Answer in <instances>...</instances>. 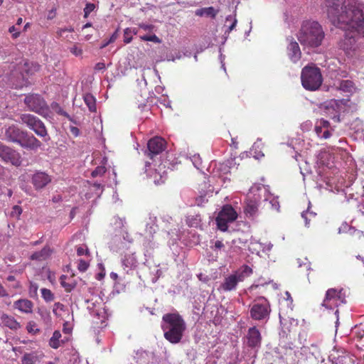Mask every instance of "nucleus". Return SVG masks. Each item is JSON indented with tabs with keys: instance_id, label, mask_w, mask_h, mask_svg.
I'll return each mask as SVG.
<instances>
[{
	"instance_id": "nucleus-38",
	"label": "nucleus",
	"mask_w": 364,
	"mask_h": 364,
	"mask_svg": "<svg viewBox=\"0 0 364 364\" xmlns=\"http://www.w3.org/2000/svg\"><path fill=\"white\" fill-rule=\"evenodd\" d=\"M22 213V208L19 205H14L12 208L11 212V216L12 218H18Z\"/></svg>"
},
{
	"instance_id": "nucleus-55",
	"label": "nucleus",
	"mask_w": 364,
	"mask_h": 364,
	"mask_svg": "<svg viewBox=\"0 0 364 364\" xmlns=\"http://www.w3.org/2000/svg\"><path fill=\"white\" fill-rule=\"evenodd\" d=\"M70 132L75 136L79 135L80 130L77 127H70Z\"/></svg>"
},
{
	"instance_id": "nucleus-33",
	"label": "nucleus",
	"mask_w": 364,
	"mask_h": 364,
	"mask_svg": "<svg viewBox=\"0 0 364 364\" xmlns=\"http://www.w3.org/2000/svg\"><path fill=\"white\" fill-rule=\"evenodd\" d=\"M38 285L33 282H30L28 293L31 297H36L38 295Z\"/></svg>"
},
{
	"instance_id": "nucleus-12",
	"label": "nucleus",
	"mask_w": 364,
	"mask_h": 364,
	"mask_svg": "<svg viewBox=\"0 0 364 364\" xmlns=\"http://www.w3.org/2000/svg\"><path fill=\"white\" fill-rule=\"evenodd\" d=\"M166 145V142L163 138L160 136L151 138L147 143L146 155L150 159H153L154 156L162 153L165 150Z\"/></svg>"
},
{
	"instance_id": "nucleus-19",
	"label": "nucleus",
	"mask_w": 364,
	"mask_h": 364,
	"mask_svg": "<svg viewBox=\"0 0 364 364\" xmlns=\"http://www.w3.org/2000/svg\"><path fill=\"white\" fill-rule=\"evenodd\" d=\"M33 303L27 299H20L14 302L15 309L27 314L33 312Z\"/></svg>"
},
{
	"instance_id": "nucleus-63",
	"label": "nucleus",
	"mask_w": 364,
	"mask_h": 364,
	"mask_svg": "<svg viewBox=\"0 0 364 364\" xmlns=\"http://www.w3.org/2000/svg\"><path fill=\"white\" fill-rule=\"evenodd\" d=\"M93 186L97 189L102 188L100 183H95Z\"/></svg>"
},
{
	"instance_id": "nucleus-11",
	"label": "nucleus",
	"mask_w": 364,
	"mask_h": 364,
	"mask_svg": "<svg viewBox=\"0 0 364 364\" xmlns=\"http://www.w3.org/2000/svg\"><path fill=\"white\" fill-rule=\"evenodd\" d=\"M0 158L6 163L16 166H20L21 156L16 150L0 143Z\"/></svg>"
},
{
	"instance_id": "nucleus-15",
	"label": "nucleus",
	"mask_w": 364,
	"mask_h": 364,
	"mask_svg": "<svg viewBox=\"0 0 364 364\" xmlns=\"http://www.w3.org/2000/svg\"><path fill=\"white\" fill-rule=\"evenodd\" d=\"M18 144L21 147L30 149H37L41 146V142L33 135L28 134L26 131H24Z\"/></svg>"
},
{
	"instance_id": "nucleus-9",
	"label": "nucleus",
	"mask_w": 364,
	"mask_h": 364,
	"mask_svg": "<svg viewBox=\"0 0 364 364\" xmlns=\"http://www.w3.org/2000/svg\"><path fill=\"white\" fill-rule=\"evenodd\" d=\"M346 302V295L343 289L331 288L326 291L322 305L326 309H332Z\"/></svg>"
},
{
	"instance_id": "nucleus-59",
	"label": "nucleus",
	"mask_w": 364,
	"mask_h": 364,
	"mask_svg": "<svg viewBox=\"0 0 364 364\" xmlns=\"http://www.w3.org/2000/svg\"><path fill=\"white\" fill-rule=\"evenodd\" d=\"M285 295L287 296V300H289L290 301V304H291L292 301H293V299H292V298L291 296L290 293L289 291H286L285 292Z\"/></svg>"
},
{
	"instance_id": "nucleus-21",
	"label": "nucleus",
	"mask_w": 364,
	"mask_h": 364,
	"mask_svg": "<svg viewBox=\"0 0 364 364\" xmlns=\"http://www.w3.org/2000/svg\"><path fill=\"white\" fill-rule=\"evenodd\" d=\"M40 65L38 63H29L25 61L21 67V75L23 79H26L30 75H33L35 72L39 70Z\"/></svg>"
},
{
	"instance_id": "nucleus-18",
	"label": "nucleus",
	"mask_w": 364,
	"mask_h": 364,
	"mask_svg": "<svg viewBox=\"0 0 364 364\" xmlns=\"http://www.w3.org/2000/svg\"><path fill=\"white\" fill-rule=\"evenodd\" d=\"M50 181V176L44 172H37L32 177V183L36 189L44 188Z\"/></svg>"
},
{
	"instance_id": "nucleus-25",
	"label": "nucleus",
	"mask_w": 364,
	"mask_h": 364,
	"mask_svg": "<svg viewBox=\"0 0 364 364\" xmlns=\"http://www.w3.org/2000/svg\"><path fill=\"white\" fill-rule=\"evenodd\" d=\"M83 98L89 110L92 112H96V101L94 96L90 93H87L84 95Z\"/></svg>"
},
{
	"instance_id": "nucleus-7",
	"label": "nucleus",
	"mask_w": 364,
	"mask_h": 364,
	"mask_svg": "<svg viewBox=\"0 0 364 364\" xmlns=\"http://www.w3.org/2000/svg\"><path fill=\"white\" fill-rule=\"evenodd\" d=\"M237 218V213L231 205H225L215 218L218 228L225 232L228 229V223L234 222Z\"/></svg>"
},
{
	"instance_id": "nucleus-50",
	"label": "nucleus",
	"mask_w": 364,
	"mask_h": 364,
	"mask_svg": "<svg viewBox=\"0 0 364 364\" xmlns=\"http://www.w3.org/2000/svg\"><path fill=\"white\" fill-rule=\"evenodd\" d=\"M8 296H9V294H8L6 290L3 287V285L0 283V297H6Z\"/></svg>"
},
{
	"instance_id": "nucleus-13",
	"label": "nucleus",
	"mask_w": 364,
	"mask_h": 364,
	"mask_svg": "<svg viewBox=\"0 0 364 364\" xmlns=\"http://www.w3.org/2000/svg\"><path fill=\"white\" fill-rule=\"evenodd\" d=\"M259 198L248 195L245 201L244 213L249 218H254L258 215Z\"/></svg>"
},
{
	"instance_id": "nucleus-29",
	"label": "nucleus",
	"mask_w": 364,
	"mask_h": 364,
	"mask_svg": "<svg viewBox=\"0 0 364 364\" xmlns=\"http://www.w3.org/2000/svg\"><path fill=\"white\" fill-rule=\"evenodd\" d=\"M353 333L355 334V338L357 339L358 342L364 338V325L360 323L359 325H356L353 329Z\"/></svg>"
},
{
	"instance_id": "nucleus-40",
	"label": "nucleus",
	"mask_w": 364,
	"mask_h": 364,
	"mask_svg": "<svg viewBox=\"0 0 364 364\" xmlns=\"http://www.w3.org/2000/svg\"><path fill=\"white\" fill-rule=\"evenodd\" d=\"M226 21L232 22L230 26L228 27V32L230 33L235 28L237 21L235 18H233L232 16H228L226 18Z\"/></svg>"
},
{
	"instance_id": "nucleus-54",
	"label": "nucleus",
	"mask_w": 364,
	"mask_h": 364,
	"mask_svg": "<svg viewBox=\"0 0 364 364\" xmlns=\"http://www.w3.org/2000/svg\"><path fill=\"white\" fill-rule=\"evenodd\" d=\"M224 244L220 240H217L215 242L214 248L220 250L221 248L224 247Z\"/></svg>"
},
{
	"instance_id": "nucleus-56",
	"label": "nucleus",
	"mask_w": 364,
	"mask_h": 364,
	"mask_svg": "<svg viewBox=\"0 0 364 364\" xmlns=\"http://www.w3.org/2000/svg\"><path fill=\"white\" fill-rule=\"evenodd\" d=\"M14 289H18L21 288V284L19 282L15 281L14 282V284L11 286Z\"/></svg>"
},
{
	"instance_id": "nucleus-10",
	"label": "nucleus",
	"mask_w": 364,
	"mask_h": 364,
	"mask_svg": "<svg viewBox=\"0 0 364 364\" xmlns=\"http://www.w3.org/2000/svg\"><path fill=\"white\" fill-rule=\"evenodd\" d=\"M24 103L30 111L43 115L48 111V107L44 99L39 95H30L25 97Z\"/></svg>"
},
{
	"instance_id": "nucleus-48",
	"label": "nucleus",
	"mask_w": 364,
	"mask_h": 364,
	"mask_svg": "<svg viewBox=\"0 0 364 364\" xmlns=\"http://www.w3.org/2000/svg\"><path fill=\"white\" fill-rule=\"evenodd\" d=\"M319 125L320 126H322V127L323 129H328L329 126H330V123L327 120H325V119H321L320 121H319Z\"/></svg>"
},
{
	"instance_id": "nucleus-30",
	"label": "nucleus",
	"mask_w": 364,
	"mask_h": 364,
	"mask_svg": "<svg viewBox=\"0 0 364 364\" xmlns=\"http://www.w3.org/2000/svg\"><path fill=\"white\" fill-rule=\"evenodd\" d=\"M66 279H67V276L62 275L60 277V284L62 285V287H64L65 291L70 292L75 287V284L66 282H65Z\"/></svg>"
},
{
	"instance_id": "nucleus-26",
	"label": "nucleus",
	"mask_w": 364,
	"mask_h": 364,
	"mask_svg": "<svg viewBox=\"0 0 364 364\" xmlns=\"http://www.w3.org/2000/svg\"><path fill=\"white\" fill-rule=\"evenodd\" d=\"M38 360L36 352L25 353L21 358V364H35Z\"/></svg>"
},
{
	"instance_id": "nucleus-6",
	"label": "nucleus",
	"mask_w": 364,
	"mask_h": 364,
	"mask_svg": "<svg viewBox=\"0 0 364 364\" xmlns=\"http://www.w3.org/2000/svg\"><path fill=\"white\" fill-rule=\"evenodd\" d=\"M252 274V269L248 265H242L239 269L232 274L225 277L220 285V289L223 291H231L236 289L239 282Z\"/></svg>"
},
{
	"instance_id": "nucleus-2",
	"label": "nucleus",
	"mask_w": 364,
	"mask_h": 364,
	"mask_svg": "<svg viewBox=\"0 0 364 364\" xmlns=\"http://www.w3.org/2000/svg\"><path fill=\"white\" fill-rule=\"evenodd\" d=\"M296 36L303 46L316 48L322 44L325 38V32L318 22L304 21L302 22Z\"/></svg>"
},
{
	"instance_id": "nucleus-5",
	"label": "nucleus",
	"mask_w": 364,
	"mask_h": 364,
	"mask_svg": "<svg viewBox=\"0 0 364 364\" xmlns=\"http://www.w3.org/2000/svg\"><path fill=\"white\" fill-rule=\"evenodd\" d=\"M250 306V315L252 320L267 322L272 311L271 305L267 299L259 296L253 300Z\"/></svg>"
},
{
	"instance_id": "nucleus-57",
	"label": "nucleus",
	"mask_w": 364,
	"mask_h": 364,
	"mask_svg": "<svg viewBox=\"0 0 364 364\" xmlns=\"http://www.w3.org/2000/svg\"><path fill=\"white\" fill-rule=\"evenodd\" d=\"M110 43H111V42H109V40H107H107H105V41L102 42V45L100 46V49L105 48V47H107V46L109 44H110Z\"/></svg>"
},
{
	"instance_id": "nucleus-47",
	"label": "nucleus",
	"mask_w": 364,
	"mask_h": 364,
	"mask_svg": "<svg viewBox=\"0 0 364 364\" xmlns=\"http://www.w3.org/2000/svg\"><path fill=\"white\" fill-rule=\"evenodd\" d=\"M105 69V64L102 62L97 63L95 66V70L100 71Z\"/></svg>"
},
{
	"instance_id": "nucleus-16",
	"label": "nucleus",
	"mask_w": 364,
	"mask_h": 364,
	"mask_svg": "<svg viewBox=\"0 0 364 364\" xmlns=\"http://www.w3.org/2000/svg\"><path fill=\"white\" fill-rule=\"evenodd\" d=\"M287 53L289 60L294 63L299 62L301 58L300 47L298 43L294 41L293 38L290 39L287 47Z\"/></svg>"
},
{
	"instance_id": "nucleus-53",
	"label": "nucleus",
	"mask_w": 364,
	"mask_h": 364,
	"mask_svg": "<svg viewBox=\"0 0 364 364\" xmlns=\"http://www.w3.org/2000/svg\"><path fill=\"white\" fill-rule=\"evenodd\" d=\"M118 38V29H117L109 38V42L114 43Z\"/></svg>"
},
{
	"instance_id": "nucleus-1",
	"label": "nucleus",
	"mask_w": 364,
	"mask_h": 364,
	"mask_svg": "<svg viewBox=\"0 0 364 364\" xmlns=\"http://www.w3.org/2000/svg\"><path fill=\"white\" fill-rule=\"evenodd\" d=\"M328 18L336 26L345 31L338 46L346 55L356 48V42L364 26V13L354 0H326Z\"/></svg>"
},
{
	"instance_id": "nucleus-35",
	"label": "nucleus",
	"mask_w": 364,
	"mask_h": 364,
	"mask_svg": "<svg viewBox=\"0 0 364 364\" xmlns=\"http://www.w3.org/2000/svg\"><path fill=\"white\" fill-rule=\"evenodd\" d=\"M106 172V168L105 166H97L95 168L94 171L91 173V176L92 177L101 176L104 175Z\"/></svg>"
},
{
	"instance_id": "nucleus-41",
	"label": "nucleus",
	"mask_w": 364,
	"mask_h": 364,
	"mask_svg": "<svg viewBox=\"0 0 364 364\" xmlns=\"http://www.w3.org/2000/svg\"><path fill=\"white\" fill-rule=\"evenodd\" d=\"M77 255L78 256H82V255H90V252H89V250L87 248V247L85 246H80L77 248Z\"/></svg>"
},
{
	"instance_id": "nucleus-42",
	"label": "nucleus",
	"mask_w": 364,
	"mask_h": 364,
	"mask_svg": "<svg viewBox=\"0 0 364 364\" xmlns=\"http://www.w3.org/2000/svg\"><path fill=\"white\" fill-rule=\"evenodd\" d=\"M70 50L75 56H80L82 53V50L77 47L76 45H74L72 48H70Z\"/></svg>"
},
{
	"instance_id": "nucleus-49",
	"label": "nucleus",
	"mask_w": 364,
	"mask_h": 364,
	"mask_svg": "<svg viewBox=\"0 0 364 364\" xmlns=\"http://www.w3.org/2000/svg\"><path fill=\"white\" fill-rule=\"evenodd\" d=\"M331 134L330 131L328 130V129H326L323 132L320 138L326 139H328L331 136Z\"/></svg>"
},
{
	"instance_id": "nucleus-32",
	"label": "nucleus",
	"mask_w": 364,
	"mask_h": 364,
	"mask_svg": "<svg viewBox=\"0 0 364 364\" xmlns=\"http://www.w3.org/2000/svg\"><path fill=\"white\" fill-rule=\"evenodd\" d=\"M140 38L144 41H151L156 43H160L161 42V40L155 34L141 36Z\"/></svg>"
},
{
	"instance_id": "nucleus-27",
	"label": "nucleus",
	"mask_w": 364,
	"mask_h": 364,
	"mask_svg": "<svg viewBox=\"0 0 364 364\" xmlns=\"http://www.w3.org/2000/svg\"><path fill=\"white\" fill-rule=\"evenodd\" d=\"M61 338V333L59 331H55L53 333L52 337L49 341V345L51 348L57 349L60 346V339Z\"/></svg>"
},
{
	"instance_id": "nucleus-31",
	"label": "nucleus",
	"mask_w": 364,
	"mask_h": 364,
	"mask_svg": "<svg viewBox=\"0 0 364 364\" xmlns=\"http://www.w3.org/2000/svg\"><path fill=\"white\" fill-rule=\"evenodd\" d=\"M41 291L42 297L46 302H50L54 300V294L50 289L43 288L41 289Z\"/></svg>"
},
{
	"instance_id": "nucleus-51",
	"label": "nucleus",
	"mask_w": 364,
	"mask_h": 364,
	"mask_svg": "<svg viewBox=\"0 0 364 364\" xmlns=\"http://www.w3.org/2000/svg\"><path fill=\"white\" fill-rule=\"evenodd\" d=\"M323 127L322 126H320L319 124H317L316 127H315V132L316 133V134L318 135V136L321 137L322 133H323Z\"/></svg>"
},
{
	"instance_id": "nucleus-46",
	"label": "nucleus",
	"mask_w": 364,
	"mask_h": 364,
	"mask_svg": "<svg viewBox=\"0 0 364 364\" xmlns=\"http://www.w3.org/2000/svg\"><path fill=\"white\" fill-rule=\"evenodd\" d=\"M139 27L144 31H152L154 28V26L151 24H145V23L139 24Z\"/></svg>"
},
{
	"instance_id": "nucleus-28",
	"label": "nucleus",
	"mask_w": 364,
	"mask_h": 364,
	"mask_svg": "<svg viewBox=\"0 0 364 364\" xmlns=\"http://www.w3.org/2000/svg\"><path fill=\"white\" fill-rule=\"evenodd\" d=\"M339 89L345 92H352L354 87V83L349 80H342L339 85Z\"/></svg>"
},
{
	"instance_id": "nucleus-62",
	"label": "nucleus",
	"mask_w": 364,
	"mask_h": 364,
	"mask_svg": "<svg viewBox=\"0 0 364 364\" xmlns=\"http://www.w3.org/2000/svg\"><path fill=\"white\" fill-rule=\"evenodd\" d=\"M55 16V12L52 10L48 16V19H52Z\"/></svg>"
},
{
	"instance_id": "nucleus-4",
	"label": "nucleus",
	"mask_w": 364,
	"mask_h": 364,
	"mask_svg": "<svg viewBox=\"0 0 364 364\" xmlns=\"http://www.w3.org/2000/svg\"><path fill=\"white\" fill-rule=\"evenodd\" d=\"M302 86L307 90H316L320 87L323 77L320 69L314 65H306L301 74Z\"/></svg>"
},
{
	"instance_id": "nucleus-3",
	"label": "nucleus",
	"mask_w": 364,
	"mask_h": 364,
	"mask_svg": "<svg viewBox=\"0 0 364 364\" xmlns=\"http://www.w3.org/2000/svg\"><path fill=\"white\" fill-rule=\"evenodd\" d=\"M161 328L164 338L171 343L176 344L181 342L186 325L178 313H168L162 317Z\"/></svg>"
},
{
	"instance_id": "nucleus-34",
	"label": "nucleus",
	"mask_w": 364,
	"mask_h": 364,
	"mask_svg": "<svg viewBox=\"0 0 364 364\" xmlns=\"http://www.w3.org/2000/svg\"><path fill=\"white\" fill-rule=\"evenodd\" d=\"M133 38L132 31L130 28H127L124 31V43L127 44L131 43Z\"/></svg>"
},
{
	"instance_id": "nucleus-64",
	"label": "nucleus",
	"mask_w": 364,
	"mask_h": 364,
	"mask_svg": "<svg viewBox=\"0 0 364 364\" xmlns=\"http://www.w3.org/2000/svg\"><path fill=\"white\" fill-rule=\"evenodd\" d=\"M65 30V32H73L74 31V28H72V27H70V28H64Z\"/></svg>"
},
{
	"instance_id": "nucleus-60",
	"label": "nucleus",
	"mask_w": 364,
	"mask_h": 364,
	"mask_svg": "<svg viewBox=\"0 0 364 364\" xmlns=\"http://www.w3.org/2000/svg\"><path fill=\"white\" fill-rule=\"evenodd\" d=\"M110 277H111L113 280L116 281V280L118 279V275H117V273H115V272H111V273H110Z\"/></svg>"
},
{
	"instance_id": "nucleus-36",
	"label": "nucleus",
	"mask_w": 364,
	"mask_h": 364,
	"mask_svg": "<svg viewBox=\"0 0 364 364\" xmlns=\"http://www.w3.org/2000/svg\"><path fill=\"white\" fill-rule=\"evenodd\" d=\"M95 4L92 3H87L84 8V17L87 18L90 14L95 9Z\"/></svg>"
},
{
	"instance_id": "nucleus-44",
	"label": "nucleus",
	"mask_w": 364,
	"mask_h": 364,
	"mask_svg": "<svg viewBox=\"0 0 364 364\" xmlns=\"http://www.w3.org/2000/svg\"><path fill=\"white\" fill-rule=\"evenodd\" d=\"M331 157V154L327 152H321L319 154V159L321 161V163L323 165H328V163L327 162L326 163L324 161H323V159H329Z\"/></svg>"
},
{
	"instance_id": "nucleus-43",
	"label": "nucleus",
	"mask_w": 364,
	"mask_h": 364,
	"mask_svg": "<svg viewBox=\"0 0 364 364\" xmlns=\"http://www.w3.org/2000/svg\"><path fill=\"white\" fill-rule=\"evenodd\" d=\"M64 309H65V306L60 303V302H57L54 304V307H53V311L55 314H58V311L60 310V311H64Z\"/></svg>"
},
{
	"instance_id": "nucleus-8",
	"label": "nucleus",
	"mask_w": 364,
	"mask_h": 364,
	"mask_svg": "<svg viewBox=\"0 0 364 364\" xmlns=\"http://www.w3.org/2000/svg\"><path fill=\"white\" fill-rule=\"evenodd\" d=\"M19 118L21 124H26L38 136L46 137L48 136V131L44 123L36 116L31 114H21Z\"/></svg>"
},
{
	"instance_id": "nucleus-61",
	"label": "nucleus",
	"mask_w": 364,
	"mask_h": 364,
	"mask_svg": "<svg viewBox=\"0 0 364 364\" xmlns=\"http://www.w3.org/2000/svg\"><path fill=\"white\" fill-rule=\"evenodd\" d=\"M6 280H7L8 282H15V281H16V278H15V277H14V276H13V275H9V276H8V277H7Z\"/></svg>"
},
{
	"instance_id": "nucleus-23",
	"label": "nucleus",
	"mask_w": 364,
	"mask_h": 364,
	"mask_svg": "<svg viewBox=\"0 0 364 364\" xmlns=\"http://www.w3.org/2000/svg\"><path fill=\"white\" fill-rule=\"evenodd\" d=\"M218 11L216 9H215L214 7L210 6L196 10L195 14L198 16H205L208 17H210L212 18H215L218 14Z\"/></svg>"
},
{
	"instance_id": "nucleus-52",
	"label": "nucleus",
	"mask_w": 364,
	"mask_h": 364,
	"mask_svg": "<svg viewBox=\"0 0 364 364\" xmlns=\"http://www.w3.org/2000/svg\"><path fill=\"white\" fill-rule=\"evenodd\" d=\"M38 313L41 316L43 319L48 318L50 317L49 313L46 311L38 310Z\"/></svg>"
},
{
	"instance_id": "nucleus-17",
	"label": "nucleus",
	"mask_w": 364,
	"mask_h": 364,
	"mask_svg": "<svg viewBox=\"0 0 364 364\" xmlns=\"http://www.w3.org/2000/svg\"><path fill=\"white\" fill-rule=\"evenodd\" d=\"M24 131L21 130L16 125L9 126L5 130V137L8 141L17 143L19 142Z\"/></svg>"
},
{
	"instance_id": "nucleus-37",
	"label": "nucleus",
	"mask_w": 364,
	"mask_h": 364,
	"mask_svg": "<svg viewBox=\"0 0 364 364\" xmlns=\"http://www.w3.org/2000/svg\"><path fill=\"white\" fill-rule=\"evenodd\" d=\"M89 266V262L84 259H80L78 261L77 269L81 272H85L88 269Z\"/></svg>"
},
{
	"instance_id": "nucleus-39",
	"label": "nucleus",
	"mask_w": 364,
	"mask_h": 364,
	"mask_svg": "<svg viewBox=\"0 0 364 364\" xmlns=\"http://www.w3.org/2000/svg\"><path fill=\"white\" fill-rule=\"evenodd\" d=\"M26 329L28 333H31L33 334H36V333L40 332V330L38 328H36V323L33 321H30L28 323Z\"/></svg>"
},
{
	"instance_id": "nucleus-24",
	"label": "nucleus",
	"mask_w": 364,
	"mask_h": 364,
	"mask_svg": "<svg viewBox=\"0 0 364 364\" xmlns=\"http://www.w3.org/2000/svg\"><path fill=\"white\" fill-rule=\"evenodd\" d=\"M50 255V249L48 247H43L41 251L35 252L31 255V259L33 260H43L46 259Z\"/></svg>"
},
{
	"instance_id": "nucleus-58",
	"label": "nucleus",
	"mask_w": 364,
	"mask_h": 364,
	"mask_svg": "<svg viewBox=\"0 0 364 364\" xmlns=\"http://www.w3.org/2000/svg\"><path fill=\"white\" fill-rule=\"evenodd\" d=\"M65 29H63V28H58L57 32H56L57 33V36L58 37H61L63 36V33H65Z\"/></svg>"
},
{
	"instance_id": "nucleus-45",
	"label": "nucleus",
	"mask_w": 364,
	"mask_h": 364,
	"mask_svg": "<svg viewBox=\"0 0 364 364\" xmlns=\"http://www.w3.org/2000/svg\"><path fill=\"white\" fill-rule=\"evenodd\" d=\"M9 33H12L13 38H17L20 35V32L16 31L15 26H11L9 29Z\"/></svg>"
},
{
	"instance_id": "nucleus-22",
	"label": "nucleus",
	"mask_w": 364,
	"mask_h": 364,
	"mask_svg": "<svg viewBox=\"0 0 364 364\" xmlns=\"http://www.w3.org/2000/svg\"><path fill=\"white\" fill-rule=\"evenodd\" d=\"M124 268L133 269L137 265V259L134 254H126L122 259Z\"/></svg>"
},
{
	"instance_id": "nucleus-14",
	"label": "nucleus",
	"mask_w": 364,
	"mask_h": 364,
	"mask_svg": "<svg viewBox=\"0 0 364 364\" xmlns=\"http://www.w3.org/2000/svg\"><path fill=\"white\" fill-rule=\"evenodd\" d=\"M247 346L251 348H259L262 343V336L260 331L256 326L248 329L247 336Z\"/></svg>"
},
{
	"instance_id": "nucleus-20",
	"label": "nucleus",
	"mask_w": 364,
	"mask_h": 364,
	"mask_svg": "<svg viewBox=\"0 0 364 364\" xmlns=\"http://www.w3.org/2000/svg\"><path fill=\"white\" fill-rule=\"evenodd\" d=\"M0 323L5 327L10 328L11 330H18L21 328V324L17 320L12 316L2 314L0 316Z\"/></svg>"
}]
</instances>
